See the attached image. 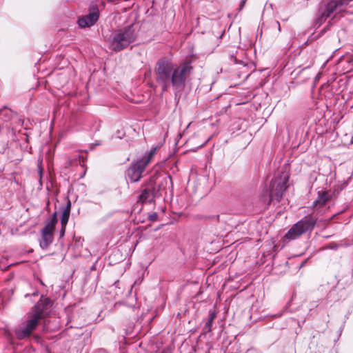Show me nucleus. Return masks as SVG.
I'll return each instance as SVG.
<instances>
[{"mask_svg":"<svg viewBox=\"0 0 353 353\" xmlns=\"http://www.w3.org/2000/svg\"><path fill=\"white\" fill-rule=\"evenodd\" d=\"M50 301L48 299L40 300L28 313L27 319L15 330L17 339L21 340L30 337L43 319Z\"/></svg>","mask_w":353,"mask_h":353,"instance_id":"obj_2","label":"nucleus"},{"mask_svg":"<svg viewBox=\"0 0 353 353\" xmlns=\"http://www.w3.org/2000/svg\"><path fill=\"white\" fill-rule=\"evenodd\" d=\"M99 11L98 9H94L88 14L79 19L78 24L81 28L90 27L98 20Z\"/></svg>","mask_w":353,"mask_h":353,"instance_id":"obj_9","label":"nucleus"},{"mask_svg":"<svg viewBox=\"0 0 353 353\" xmlns=\"http://www.w3.org/2000/svg\"><path fill=\"white\" fill-rule=\"evenodd\" d=\"M150 196V190L145 189L140 194L139 199L142 202H146L147 201L149 200Z\"/></svg>","mask_w":353,"mask_h":353,"instance_id":"obj_13","label":"nucleus"},{"mask_svg":"<svg viewBox=\"0 0 353 353\" xmlns=\"http://www.w3.org/2000/svg\"><path fill=\"white\" fill-rule=\"evenodd\" d=\"M65 231L63 232V228H61V235L63 236L64 234Z\"/></svg>","mask_w":353,"mask_h":353,"instance_id":"obj_18","label":"nucleus"},{"mask_svg":"<svg viewBox=\"0 0 353 353\" xmlns=\"http://www.w3.org/2000/svg\"><path fill=\"white\" fill-rule=\"evenodd\" d=\"M40 245H41V247L42 248H47V247H48V244H47V243H45V244H40Z\"/></svg>","mask_w":353,"mask_h":353,"instance_id":"obj_17","label":"nucleus"},{"mask_svg":"<svg viewBox=\"0 0 353 353\" xmlns=\"http://www.w3.org/2000/svg\"><path fill=\"white\" fill-rule=\"evenodd\" d=\"M191 69V66L187 63L174 67L168 61L160 60L156 68L157 81L163 90L172 85L175 92H181L185 88V81Z\"/></svg>","mask_w":353,"mask_h":353,"instance_id":"obj_1","label":"nucleus"},{"mask_svg":"<svg viewBox=\"0 0 353 353\" xmlns=\"http://www.w3.org/2000/svg\"><path fill=\"white\" fill-rule=\"evenodd\" d=\"M70 202L69 201L66 205V207L63 209L62 212V215L61 217V227H63V232L65 231V226L68 222V219L70 217Z\"/></svg>","mask_w":353,"mask_h":353,"instance_id":"obj_11","label":"nucleus"},{"mask_svg":"<svg viewBox=\"0 0 353 353\" xmlns=\"http://www.w3.org/2000/svg\"><path fill=\"white\" fill-rule=\"evenodd\" d=\"M119 283V281H117L115 283H114V285H117V284Z\"/></svg>","mask_w":353,"mask_h":353,"instance_id":"obj_20","label":"nucleus"},{"mask_svg":"<svg viewBox=\"0 0 353 353\" xmlns=\"http://www.w3.org/2000/svg\"><path fill=\"white\" fill-rule=\"evenodd\" d=\"M315 220L312 216H306L295 223L285 234V237L289 240H295L304 232L312 229Z\"/></svg>","mask_w":353,"mask_h":353,"instance_id":"obj_6","label":"nucleus"},{"mask_svg":"<svg viewBox=\"0 0 353 353\" xmlns=\"http://www.w3.org/2000/svg\"><path fill=\"white\" fill-rule=\"evenodd\" d=\"M135 37L136 34L133 26L119 29L114 34L110 47L112 50L120 51L132 43Z\"/></svg>","mask_w":353,"mask_h":353,"instance_id":"obj_3","label":"nucleus"},{"mask_svg":"<svg viewBox=\"0 0 353 353\" xmlns=\"http://www.w3.org/2000/svg\"><path fill=\"white\" fill-rule=\"evenodd\" d=\"M245 1H246V0H243L241 1V5H240V9H242V8L244 6Z\"/></svg>","mask_w":353,"mask_h":353,"instance_id":"obj_15","label":"nucleus"},{"mask_svg":"<svg viewBox=\"0 0 353 353\" xmlns=\"http://www.w3.org/2000/svg\"><path fill=\"white\" fill-rule=\"evenodd\" d=\"M288 180L289 174L286 172H281L277 177L272 180L269 194V203L280 201L288 187Z\"/></svg>","mask_w":353,"mask_h":353,"instance_id":"obj_5","label":"nucleus"},{"mask_svg":"<svg viewBox=\"0 0 353 353\" xmlns=\"http://www.w3.org/2000/svg\"><path fill=\"white\" fill-rule=\"evenodd\" d=\"M332 194L327 191H319L318 196L313 203V207L319 210L330 199Z\"/></svg>","mask_w":353,"mask_h":353,"instance_id":"obj_10","label":"nucleus"},{"mask_svg":"<svg viewBox=\"0 0 353 353\" xmlns=\"http://www.w3.org/2000/svg\"><path fill=\"white\" fill-rule=\"evenodd\" d=\"M161 353H172L169 349H163Z\"/></svg>","mask_w":353,"mask_h":353,"instance_id":"obj_14","label":"nucleus"},{"mask_svg":"<svg viewBox=\"0 0 353 353\" xmlns=\"http://www.w3.org/2000/svg\"><path fill=\"white\" fill-rule=\"evenodd\" d=\"M216 316V314L214 311H210L208 319L205 325V328L208 330V332L211 331L213 322Z\"/></svg>","mask_w":353,"mask_h":353,"instance_id":"obj_12","label":"nucleus"},{"mask_svg":"<svg viewBox=\"0 0 353 353\" xmlns=\"http://www.w3.org/2000/svg\"><path fill=\"white\" fill-rule=\"evenodd\" d=\"M325 248H330V249H336L337 248V246L336 245H335L334 246H327V247H325Z\"/></svg>","mask_w":353,"mask_h":353,"instance_id":"obj_16","label":"nucleus"},{"mask_svg":"<svg viewBox=\"0 0 353 353\" xmlns=\"http://www.w3.org/2000/svg\"><path fill=\"white\" fill-rule=\"evenodd\" d=\"M157 147L152 148L142 159L133 163L127 171V175L132 182H137L141 177L145 167L157 152Z\"/></svg>","mask_w":353,"mask_h":353,"instance_id":"obj_4","label":"nucleus"},{"mask_svg":"<svg viewBox=\"0 0 353 353\" xmlns=\"http://www.w3.org/2000/svg\"><path fill=\"white\" fill-rule=\"evenodd\" d=\"M342 6L340 0H330L326 4L323 6L319 10V15L316 19V23L321 25L335 12L339 10V7Z\"/></svg>","mask_w":353,"mask_h":353,"instance_id":"obj_7","label":"nucleus"},{"mask_svg":"<svg viewBox=\"0 0 353 353\" xmlns=\"http://www.w3.org/2000/svg\"><path fill=\"white\" fill-rule=\"evenodd\" d=\"M277 24H278V26H279V30L281 31L280 23L279 22H277Z\"/></svg>","mask_w":353,"mask_h":353,"instance_id":"obj_19","label":"nucleus"},{"mask_svg":"<svg viewBox=\"0 0 353 353\" xmlns=\"http://www.w3.org/2000/svg\"><path fill=\"white\" fill-rule=\"evenodd\" d=\"M57 222V212H54L50 221L42 229L41 233L45 243L51 241L52 232L54 229L55 225Z\"/></svg>","mask_w":353,"mask_h":353,"instance_id":"obj_8","label":"nucleus"}]
</instances>
